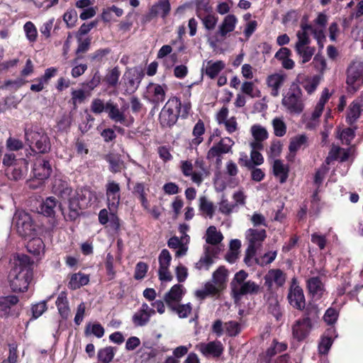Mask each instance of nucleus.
<instances>
[{
    "label": "nucleus",
    "instance_id": "3c124183",
    "mask_svg": "<svg viewBox=\"0 0 363 363\" xmlns=\"http://www.w3.org/2000/svg\"><path fill=\"white\" fill-rule=\"evenodd\" d=\"M23 30L27 40L30 43H35L38 38V30L35 26L31 21L26 22L23 26Z\"/></svg>",
    "mask_w": 363,
    "mask_h": 363
},
{
    "label": "nucleus",
    "instance_id": "f3484780",
    "mask_svg": "<svg viewBox=\"0 0 363 363\" xmlns=\"http://www.w3.org/2000/svg\"><path fill=\"white\" fill-rule=\"evenodd\" d=\"M261 291V287L259 284L252 280H248L245 283L239 286H235L232 291V296L235 301H240L244 296H255L258 294Z\"/></svg>",
    "mask_w": 363,
    "mask_h": 363
},
{
    "label": "nucleus",
    "instance_id": "b1692460",
    "mask_svg": "<svg viewBox=\"0 0 363 363\" xmlns=\"http://www.w3.org/2000/svg\"><path fill=\"white\" fill-rule=\"evenodd\" d=\"M223 350L224 347L218 340L201 343L199 345V351L206 357L212 356L215 358H218L223 353Z\"/></svg>",
    "mask_w": 363,
    "mask_h": 363
},
{
    "label": "nucleus",
    "instance_id": "7c9ffc66",
    "mask_svg": "<svg viewBox=\"0 0 363 363\" xmlns=\"http://www.w3.org/2000/svg\"><path fill=\"white\" fill-rule=\"evenodd\" d=\"M349 149H343L337 146H333L325 159V162L327 164H330L331 162L337 159H340L341 162H344L349 158Z\"/></svg>",
    "mask_w": 363,
    "mask_h": 363
},
{
    "label": "nucleus",
    "instance_id": "a878e982",
    "mask_svg": "<svg viewBox=\"0 0 363 363\" xmlns=\"http://www.w3.org/2000/svg\"><path fill=\"white\" fill-rule=\"evenodd\" d=\"M206 132L204 123L199 119L194 125L192 130L193 138L189 143V147L191 150H196L203 141V135Z\"/></svg>",
    "mask_w": 363,
    "mask_h": 363
},
{
    "label": "nucleus",
    "instance_id": "c03bdc74",
    "mask_svg": "<svg viewBox=\"0 0 363 363\" xmlns=\"http://www.w3.org/2000/svg\"><path fill=\"white\" fill-rule=\"evenodd\" d=\"M311 26L309 25L302 26L301 30L298 31L296 34L298 40L295 44V48L309 46L310 38L307 33V30H311Z\"/></svg>",
    "mask_w": 363,
    "mask_h": 363
},
{
    "label": "nucleus",
    "instance_id": "e433bc0d",
    "mask_svg": "<svg viewBox=\"0 0 363 363\" xmlns=\"http://www.w3.org/2000/svg\"><path fill=\"white\" fill-rule=\"evenodd\" d=\"M295 50L300 57L301 64L308 62L312 57L314 55L315 52V48L311 46H303L299 48H295Z\"/></svg>",
    "mask_w": 363,
    "mask_h": 363
},
{
    "label": "nucleus",
    "instance_id": "20e7f679",
    "mask_svg": "<svg viewBox=\"0 0 363 363\" xmlns=\"http://www.w3.org/2000/svg\"><path fill=\"white\" fill-rule=\"evenodd\" d=\"M281 105L291 115H300L305 108L303 91L297 82H292L283 94Z\"/></svg>",
    "mask_w": 363,
    "mask_h": 363
},
{
    "label": "nucleus",
    "instance_id": "473e14b6",
    "mask_svg": "<svg viewBox=\"0 0 363 363\" xmlns=\"http://www.w3.org/2000/svg\"><path fill=\"white\" fill-rule=\"evenodd\" d=\"M55 304L62 318L67 319L69 315L70 309L66 292L62 291L58 295Z\"/></svg>",
    "mask_w": 363,
    "mask_h": 363
},
{
    "label": "nucleus",
    "instance_id": "4468645a",
    "mask_svg": "<svg viewBox=\"0 0 363 363\" xmlns=\"http://www.w3.org/2000/svg\"><path fill=\"white\" fill-rule=\"evenodd\" d=\"M286 79L287 74L281 70L272 73L267 77L266 84L272 96L277 97L279 95L280 90Z\"/></svg>",
    "mask_w": 363,
    "mask_h": 363
},
{
    "label": "nucleus",
    "instance_id": "603ef678",
    "mask_svg": "<svg viewBox=\"0 0 363 363\" xmlns=\"http://www.w3.org/2000/svg\"><path fill=\"white\" fill-rule=\"evenodd\" d=\"M235 208L236 204L230 202L225 196L221 197L218 203V210L222 214L230 215L235 211Z\"/></svg>",
    "mask_w": 363,
    "mask_h": 363
},
{
    "label": "nucleus",
    "instance_id": "13d9d810",
    "mask_svg": "<svg viewBox=\"0 0 363 363\" xmlns=\"http://www.w3.org/2000/svg\"><path fill=\"white\" fill-rule=\"evenodd\" d=\"M248 277V273H247L245 270H240L238 272L233 279L230 283L231 291H233V288L235 286L238 287V285L240 286L242 284L245 283L247 281V278Z\"/></svg>",
    "mask_w": 363,
    "mask_h": 363
},
{
    "label": "nucleus",
    "instance_id": "e2e57ef3",
    "mask_svg": "<svg viewBox=\"0 0 363 363\" xmlns=\"http://www.w3.org/2000/svg\"><path fill=\"white\" fill-rule=\"evenodd\" d=\"M282 149V145L279 140H273L271 143L269 150L267 151V155L270 158H276L277 157Z\"/></svg>",
    "mask_w": 363,
    "mask_h": 363
},
{
    "label": "nucleus",
    "instance_id": "f8f14e48",
    "mask_svg": "<svg viewBox=\"0 0 363 363\" xmlns=\"http://www.w3.org/2000/svg\"><path fill=\"white\" fill-rule=\"evenodd\" d=\"M121 188L118 183L108 181L106 184V196L108 211H118L121 201Z\"/></svg>",
    "mask_w": 363,
    "mask_h": 363
},
{
    "label": "nucleus",
    "instance_id": "c756f323",
    "mask_svg": "<svg viewBox=\"0 0 363 363\" xmlns=\"http://www.w3.org/2000/svg\"><path fill=\"white\" fill-rule=\"evenodd\" d=\"M26 162L23 160H20V162L16 165L6 168V174L9 179L13 180H19L23 179L26 173Z\"/></svg>",
    "mask_w": 363,
    "mask_h": 363
},
{
    "label": "nucleus",
    "instance_id": "a211bd4d",
    "mask_svg": "<svg viewBox=\"0 0 363 363\" xmlns=\"http://www.w3.org/2000/svg\"><path fill=\"white\" fill-rule=\"evenodd\" d=\"M287 299L289 304L298 311H303L306 308V299L303 291L301 286L292 284L289 290Z\"/></svg>",
    "mask_w": 363,
    "mask_h": 363
},
{
    "label": "nucleus",
    "instance_id": "79ce46f5",
    "mask_svg": "<svg viewBox=\"0 0 363 363\" xmlns=\"http://www.w3.org/2000/svg\"><path fill=\"white\" fill-rule=\"evenodd\" d=\"M250 133L253 139L264 141L269 138V133L265 127L260 124H254L250 128Z\"/></svg>",
    "mask_w": 363,
    "mask_h": 363
},
{
    "label": "nucleus",
    "instance_id": "37998d69",
    "mask_svg": "<svg viewBox=\"0 0 363 363\" xmlns=\"http://www.w3.org/2000/svg\"><path fill=\"white\" fill-rule=\"evenodd\" d=\"M274 134L277 137H283L286 133V124L283 117H275L272 121Z\"/></svg>",
    "mask_w": 363,
    "mask_h": 363
},
{
    "label": "nucleus",
    "instance_id": "a18cd8bd",
    "mask_svg": "<svg viewBox=\"0 0 363 363\" xmlns=\"http://www.w3.org/2000/svg\"><path fill=\"white\" fill-rule=\"evenodd\" d=\"M267 274L272 279L277 288L284 285L286 281V274L280 269H272L269 270Z\"/></svg>",
    "mask_w": 363,
    "mask_h": 363
},
{
    "label": "nucleus",
    "instance_id": "f03ea898",
    "mask_svg": "<svg viewBox=\"0 0 363 363\" xmlns=\"http://www.w3.org/2000/svg\"><path fill=\"white\" fill-rule=\"evenodd\" d=\"M13 264L8 276L11 289L13 292L26 291L33 277L34 262L26 255L16 253Z\"/></svg>",
    "mask_w": 363,
    "mask_h": 363
},
{
    "label": "nucleus",
    "instance_id": "2f4dec72",
    "mask_svg": "<svg viewBox=\"0 0 363 363\" xmlns=\"http://www.w3.org/2000/svg\"><path fill=\"white\" fill-rule=\"evenodd\" d=\"M204 239L206 243L216 246L222 242L223 235L220 230H217L216 226L211 225L206 231Z\"/></svg>",
    "mask_w": 363,
    "mask_h": 363
},
{
    "label": "nucleus",
    "instance_id": "423d86ee",
    "mask_svg": "<svg viewBox=\"0 0 363 363\" xmlns=\"http://www.w3.org/2000/svg\"><path fill=\"white\" fill-rule=\"evenodd\" d=\"M25 139L33 152L44 154L50 151L51 143L46 131L40 127H32L25 130Z\"/></svg>",
    "mask_w": 363,
    "mask_h": 363
},
{
    "label": "nucleus",
    "instance_id": "0eeeda50",
    "mask_svg": "<svg viewBox=\"0 0 363 363\" xmlns=\"http://www.w3.org/2000/svg\"><path fill=\"white\" fill-rule=\"evenodd\" d=\"M316 306H308L303 316L296 320L292 325L293 337L298 342H302L309 335L313 328L312 318L318 315Z\"/></svg>",
    "mask_w": 363,
    "mask_h": 363
},
{
    "label": "nucleus",
    "instance_id": "8fccbe9b",
    "mask_svg": "<svg viewBox=\"0 0 363 363\" xmlns=\"http://www.w3.org/2000/svg\"><path fill=\"white\" fill-rule=\"evenodd\" d=\"M105 333L104 327L101 324L99 323H95L91 324V323H88L86 325L84 333L86 335H89L90 334L94 335L96 337L101 338L104 336Z\"/></svg>",
    "mask_w": 363,
    "mask_h": 363
},
{
    "label": "nucleus",
    "instance_id": "393cba45",
    "mask_svg": "<svg viewBox=\"0 0 363 363\" xmlns=\"http://www.w3.org/2000/svg\"><path fill=\"white\" fill-rule=\"evenodd\" d=\"M306 286L313 299L319 300L325 291L324 284L319 277H313L306 281Z\"/></svg>",
    "mask_w": 363,
    "mask_h": 363
},
{
    "label": "nucleus",
    "instance_id": "052dcab7",
    "mask_svg": "<svg viewBox=\"0 0 363 363\" xmlns=\"http://www.w3.org/2000/svg\"><path fill=\"white\" fill-rule=\"evenodd\" d=\"M339 316V311L334 308H329L326 310L323 320L328 325H334Z\"/></svg>",
    "mask_w": 363,
    "mask_h": 363
},
{
    "label": "nucleus",
    "instance_id": "cd10ccee",
    "mask_svg": "<svg viewBox=\"0 0 363 363\" xmlns=\"http://www.w3.org/2000/svg\"><path fill=\"white\" fill-rule=\"evenodd\" d=\"M272 169L274 177L281 184H284L286 182L289 173V167L287 164H284L280 160H274Z\"/></svg>",
    "mask_w": 363,
    "mask_h": 363
},
{
    "label": "nucleus",
    "instance_id": "69168bd1",
    "mask_svg": "<svg viewBox=\"0 0 363 363\" xmlns=\"http://www.w3.org/2000/svg\"><path fill=\"white\" fill-rule=\"evenodd\" d=\"M47 308V303L45 301L33 305L31 308L33 318L36 319L39 318Z\"/></svg>",
    "mask_w": 363,
    "mask_h": 363
},
{
    "label": "nucleus",
    "instance_id": "5fc2aeb1",
    "mask_svg": "<svg viewBox=\"0 0 363 363\" xmlns=\"http://www.w3.org/2000/svg\"><path fill=\"white\" fill-rule=\"evenodd\" d=\"M121 72L118 67H113L106 75V81L112 87H116L118 84Z\"/></svg>",
    "mask_w": 363,
    "mask_h": 363
},
{
    "label": "nucleus",
    "instance_id": "ddd939ff",
    "mask_svg": "<svg viewBox=\"0 0 363 363\" xmlns=\"http://www.w3.org/2000/svg\"><path fill=\"white\" fill-rule=\"evenodd\" d=\"M229 110L227 106H223L216 114V121L218 125H223L226 132L232 135L239 130L238 123L235 116L228 118Z\"/></svg>",
    "mask_w": 363,
    "mask_h": 363
},
{
    "label": "nucleus",
    "instance_id": "9b49d317",
    "mask_svg": "<svg viewBox=\"0 0 363 363\" xmlns=\"http://www.w3.org/2000/svg\"><path fill=\"white\" fill-rule=\"evenodd\" d=\"M143 76L144 74L140 69L138 67L128 68L124 72L121 82L125 93H134L139 87Z\"/></svg>",
    "mask_w": 363,
    "mask_h": 363
},
{
    "label": "nucleus",
    "instance_id": "49530a36",
    "mask_svg": "<svg viewBox=\"0 0 363 363\" xmlns=\"http://www.w3.org/2000/svg\"><path fill=\"white\" fill-rule=\"evenodd\" d=\"M361 104L359 101H354L349 107L347 121L352 124L355 122L361 113Z\"/></svg>",
    "mask_w": 363,
    "mask_h": 363
},
{
    "label": "nucleus",
    "instance_id": "4be33fe9",
    "mask_svg": "<svg viewBox=\"0 0 363 363\" xmlns=\"http://www.w3.org/2000/svg\"><path fill=\"white\" fill-rule=\"evenodd\" d=\"M186 293L184 287L179 284H174L164 296V301L168 308L179 303Z\"/></svg>",
    "mask_w": 363,
    "mask_h": 363
},
{
    "label": "nucleus",
    "instance_id": "2eb2a0df",
    "mask_svg": "<svg viewBox=\"0 0 363 363\" xmlns=\"http://www.w3.org/2000/svg\"><path fill=\"white\" fill-rule=\"evenodd\" d=\"M358 81L363 83V60L356 57L347 69L346 82L349 86H353Z\"/></svg>",
    "mask_w": 363,
    "mask_h": 363
},
{
    "label": "nucleus",
    "instance_id": "bf43d9fd",
    "mask_svg": "<svg viewBox=\"0 0 363 363\" xmlns=\"http://www.w3.org/2000/svg\"><path fill=\"white\" fill-rule=\"evenodd\" d=\"M189 240L188 235H185L179 240L177 237L171 238L168 241V246L170 248H177L179 250H186L187 247L184 246V243H186Z\"/></svg>",
    "mask_w": 363,
    "mask_h": 363
},
{
    "label": "nucleus",
    "instance_id": "4c0bfd02",
    "mask_svg": "<svg viewBox=\"0 0 363 363\" xmlns=\"http://www.w3.org/2000/svg\"><path fill=\"white\" fill-rule=\"evenodd\" d=\"M121 259V255L118 253L115 257L108 253L106 257L105 262V267L106 274L110 280L113 279L116 275V271L114 270V264L119 262Z\"/></svg>",
    "mask_w": 363,
    "mask_h": 363
},
{
    "label": "nucleus",
    "instance_id": "f704fd0d",
    "mask_svg": "<svg viewBox=\"0 0 363 363\" xmlns=\"http://www.w3.org/2000/svg\"><path fill=\"white\" fill-rule=\"evenodd\" d=\"M218 251H205L203 256L196 263L195 267L199 269L208 270L213 263V259L216 257Z\"/></svg>",
    "mask_w": 363,
    "mask_h": 363
},
{
    "label": "nucleus",
    "instance_id": "a19ab883",
    "mask_svg": "<svg viewBox=\"0 0 363 363\" xmlns=\"http://www.w3.org/2000/svg\"><path fill=\"white\" fill-rule=\"evenodd\" d=\"M57 204V201L54 196L48 197L41 205L42 213L48 217L55 214V208Z\"/></svg>",
    "mask_w": 363,
    "mask_h": 363
},
{
    "label": "nucleus",
    "instance_id": "774afa93",
    "mask_svg": "<svg viewBox=\"0 0 363 363\" xmlns=\"http://www.w3.org/2000/svg\"><path fill=\"white\" fill-rule=\"evenodd\" d=\"M319 84V79L317 77H313L311 79L308 80L303 84V89L308 93V94L311 95L315 92L317 89Z\"/></svg>",
    "mask_w": 363,
    "mask_h": 363
},
{
    "label": "nucleus",
    "instance_id": "6e6552de",
    "mask_svg": "<svg viewBox=\"0 0 363 363\" xmlns=\"http://www.w3.org/2000/svg\"><path fill=\"white\" fill-rule=\"evenodd\" d=\"M181 108V101L177 97L170 98L162 108L159 120L163 127H170L176 123Z\"/></svg>",
    "mask_w": 363,
    "mask_h": 363
},
{
    "label": "nucleus",
    "instance_id": "6ab92c4d",
    "mask_svg": "<svg viewBox=\"0 0 363 363\" xmlns=\"http://www.w3.org/2000/svg\"><path fill=\"white\" fill-rule=\"evenodd\" d=\"M19 301L18 297L16 295H9L0 297V316L8 318L9 316H17L18 312L13 308Z\"/></svg>",
    "mask_w": 363,
    "mask_h": 363
},
{
    "label": "nucleus",
    "instance_id": "bb28decb",
    "mask_svg": "<svg viewBox=\"0 0 363 363\" xmlns=\"http://www.w3.org/2000/svg\"><path fill=\"white\" fill-rule=\"evenodd\" d=\"M225 64L222 60H208L203 63L202 72L210 79L216 78L225 68Z\"/></svg>",
    "mask_w": 363,
    "mask_h": 363
},
{
    "label": "nucleus",
    "instance_id": "864d4df0",
    "mask_svg": "<svg viewBox=\"0 0 363 363\" xmlns=\"http://www.w3.org/2000/svg\"><path fill=\"white\" fill-rule=\"evenodd\" d=\"M200 18L205 29L208 31L214 30L218 21V18L214 14H207Z\"/></svg>",
    "mask_w": 363,
    "mask_h": 363
},
{
    "label": "nucleus",
    "instance_id": "680f3d73",
    "mask_svg": "<svg viewBox=\"0 0 363 363\" xmlns=\"http://www.w3.org/2000/svg\"><path fill=\"white\" fill-rule=\"evenodd\" d=\"M333 343V339H330V337H325V336L322 335L320 341L318 344L319 352L322 354H328Z\"/></svg>",
    "mask_w": 363,
    "mask_h": 363
},
{
    "label": "nucleus",
    "instance_id": "7ed1b4c3",
    "mask_svg": "<svg viewBox=\"0 0 363 363\" xmlns=\"http://www.w3.org/2000/svg\"><path fill=\"white\" fill-rule=\"evenodd\" d=\"M13 220L18 234L29 240L28 248L44 249L45 245L42 239L37 237L36 225L29 213L23 211H18L14 215Z\"/></svg>",
    "mask_w": 363,
    "mask_h": 363
},
{
    "label": "nucleus",
    "instance_id": "f257e3e1",
    "mask_svg": "<svg viewBox=\"0 0 363 363\" xmlns=\"http://www.w3.org/2000/svg\"><path fill=\"white\" fill-rule=\"evenodd\" d=\"M53 191L62 199L68 200V217L70 220H75L78 217L79 210L87 208L97 201L96 193L89 187L78 188L73 191L67 184L62 183V188H58L55 184Z\"/></svg>",
    "mask_w": 363,
    "mask_h": 363
},
{
    "label": "nucleus",
    "instance_id": "dca6fc26",
    "mask_svg": "<svg viewBox=\"0 0 363 363\" xmlns=\"http://www.w3.org/2000/svg\"><path fill=\"white\" fill-rule=\"evenodd\" d=\"M167 86L164 84L150 83L146 88V98L155 105H159L165 99Z\"/></svg>",
    "mask_w": 363,
    "mask_h": 363
},
{
    "label": "nucleus",
    "instance_id": "c85d7f7f",
    "mask_svg": "<svg viewBox=\"0 0 363 363\" xmlns=\"http://www.w3.org/2000/svg\"><path fill=\"white\" fill-rule=\"evenodd\" d=\"M171 11V5L169 0H160L152 6L150 9V15L151 16H160L162 18H165Z\"/></svg>",
    "mask_w": 363,
    "mask_h": 363
},
{
    "label": "nucleus",
    "instance_id": "39448f33",
    "mask_svg": "<svg viewBox=\"0 0 363 363\" xmlns=\"http://www.w3.org/2000/svg\"><path fill=\"white\" fill-rule=\"evenodd\" d=\"M238 18L234 14H227L219 24L216 32L206 35L207 42L213 49L218 48L225 40L227 35L235 30Z\"/></svg>",
    "mask_w": 363,
    "mask_h": 363
},
{
    "label": "nucleus",
    "instance_id": "412c9836",
    "mask_svg": "<svg viewBox=\"0 0 363 363\" xmlns=\"http://www.w3.org/2000/svg\"><path fill=\"white\" fill-rule=\"evenodd\" d=\"M32 172L35 179L45 182L50 177L52 167L49 161L39 158L35 161Z\"/></svg>",
    "mask_w": 363,
    "mask_h": 363
},
{
    "label": "nucleus",
    "instance_id": "0e129e2a",
    "mask_svg": "<svg viewBox=\"0 0 363 363\" xmlns=\"http://www.w3.org/2000/svg\"><path fill=\"white\" fill-rule=\"evenodd\" d=\"M313 64L315 69L320 73H323L327 69L326 61L324 57L320 55H316L314 57Z\"/></svg>",
    "mask_w": 363,
    "mask_h": 363
},
{
    "label": "nucleus",
    "instance_id": "de8ad7c7",
    "mask_svg": "<svg viewBox=\"0 0 363 363\" xmlns=\"http://www.w3.org/2000/svg\"><path fill=\"white\" fill-rule=\"evenodd\" d=\"M154 315L153 314L137 311L132 318L133 324L137 327H142L146 325L150 319V317Z\"/></svg>",
    "mask_w": 363,
    "mask_h": 363
},
{
    "label": "nucleus",
    "instance_id": "6e6d98bb",
    "mask_svg": "<svg viewBox=\"0 0 363 363\" xmlns=\"http://www.w3.org/2000/svg\"><path fill=\"white\" fill-rule=\"evenodd\" d=\"M324 106L318 104H316L314 111L311 114V122H308L306 124L307 128H313L318 125V118L321 116Z\"/></svg>",
    "mask_w": 363,
    "mask_h": 363
},
{
    "label": "nucleus",
    "instance_id": "5701e85b",
    "mask_svg": "<svg viewBox=\"0 0 363 363\" xmlns=\"http://www.w3.org/2000/svg\"><path fill=\"white\" fill-rule=\"evenodd\" d=\"M265 238V230L248 229L245 233V238L248 242L247 250H257L261 246Z\"/></svg>",
    "mask_w": 363,
    "mask_h": 363
},
{
    "label": "nucleus",
    "instance_id": "ea45409f",
    "mask_svg": "<svg viewBox=\"0 0 363 363\" xmlns=\"http://www.w3.org/2000/svg\"><path fill=\"white\" fill-rule=\"evenodd\" d=\"M116 351V349L111 346L101 348L98 351L97 358L102 363H110L115 356Z\"/></svg>",
    "mask_w": 363,
    "mask_h": 363
},
{
    "label": "nucleus",
    "instance_id": "58836bf2",
    "mask_svg": "<svg viewBox=\"0 0 363 363\" xmlns=\"http://www.w3.org/2000/svg\"><path fill=\"white\" fill-rule=\"evenodd\" d=\"M172 312L177 313L180 318H186L191 314L192 311V305L191 303L182 304L176 303L173 306L169 308Z\"/></svg>",
    "mask_w": 363,
    "mask_h": 363
},
{
    "label": "nucleus",
    "instance_id": "09e8293b",
    "mask_svg": "<svg viewBox=\"0 0 363 363\" xmlns=\"http://www.w3.org/2000/svg\"><path fill=\"white\" fill-rule=\"evenodd\" d=\"M199 210L210 218H213L214 214L213 203L209 201L205 196L199 198Z\"/></svg>",
    "mask_w": 363,
    "mask_h": 363
},
{
    "label": "nucleus",
    "instance_id": "9d476101",
    "mask_svg": "<svg viewBox=\"0 0 363 363\" xmlns=\"http://www.w3.org/2000/svg\"><path fill=\"white\" fill-rule=\"evenodd\" d=\"M128 107V105H125L119 108L117 104L108 101L106 104V111L108 113V118L113 122L119 123L125 127H130L135 120L132 116H126L125 114Z\"/></svg>",
    "mask_w": 363,
    "mask_h": 363
},
{
    "label": "nucleus",
    "instance_id": "1a4fd4ad",
    "mask_svg": "<svg viewBox=\"0 0 363 363\" xmlns=\"http://www.w3.org/2000/svg\"><path fill=\"white\" fill-rule=\"evenodd\" d=\"M234 140L230 137L220 138L219 142L213 145L206 153V159L210 162H214L218 167L222 164L223 155L232 152Z\"/></svg>",
    "mask_w": 363,
    "mask_h": 363
},
{
    "label": "nucleus",
    "instance_id": "c9c22d12",
    "mask_svg": "<svg viewBox=\"0 0 363 363\" xmlns=\"http://www.w3.org/2000/svg\"><path fill=\"white\" fill-rule=\"evenodd\" d=\"M307 143V137L305 135H298L292 138L290 140L289 150V157L292 158L295 156L296 152Z\"/></svg>",
    "mask_w": 363,
    "mask_h": 363
},
{
    "label": "nucleus",
    "instance_id": "aec40b11",
    "mask_svg": "<svg viewBox=\"0 0 363 363\" xmlns=\"http://www.w3.org/2000/svg\"><path fill=\"white\" fill-rule=\"evenodd\" d=\"M257 251H246V255L244 259L245 262L248 266H252L253 260L255 263L264 266L272 262L277 257V251H267L260 257H256Z\"/></svg>",
    "mask_w": 363,
    "mask_h": 363
},
{
    "label": "nucleus",
    "instance_id": "4d7b16f0",
    "mask_svg": "<svg viewBox=\"0 0 363 363\" xmlns=\"http://www.w3.org/2000/svg\"><path fill=\"white\" fill-rule=\"evenodd\" d=\"M338 138L342 143L349 145L354 138V130L351 128H347L337 131Z\"/></svg>",
    "mask_w": 363,
    "mask_h": 363
},
{
    "label": "nucleus",
    "instance_id": "72a5a7b5",
    "mask_svg": "<svg viewBox=\"0 0 363 363\" xmlns=\"http://www.w3.org/2000/svg\"><path fill=\"white\" fill-rule=\"evenodd\" d=\"M89 281V278L88 275L81 272L75 273L71 276L68 283V287L72 290H76L79 289L81 286L86 285Z\"/></svg>",
    "mask_w": 363,
    "mask_h": 363
},
{
    "label": "nucleus",
    "instance_id": "338daca9",
    "mask_svg": "<svg viewBox=\"0 0 363 363\" xmlns=\"http://www.w3.org/2000/svg\"><path fill=\"white\" fill-rule=\"evenodd\" d=\"M148 269V266L146 263L140 262L136 264L134 278L136 280L142 279L145 277L147 271Z\"/></svg>",
    "mask_w": 363,
    "mask_h": 363
}]
</instances>
